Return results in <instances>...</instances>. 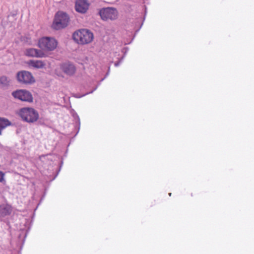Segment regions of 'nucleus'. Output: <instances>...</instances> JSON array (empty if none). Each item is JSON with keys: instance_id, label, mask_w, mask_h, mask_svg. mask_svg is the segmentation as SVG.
<instances>
[{"instance_id": "obj_27", "label": "nucleus", "mask_w": 254, "mask_h": 254, "mask_svg": "<svg viewBox=\"0 0 254 254\" xmlns=\"http://www.w3.org/2000/svg\"><path fill=\"white\" fill-rule=\"evenodd\" d=\"M45 175L48 176H51V173H48V174H47L46 173H44Z\"/></svg>"}, {"instance_id": "obj_13", "label": "nucleus", "mask_w": 254, "mask_h": 254, "mask_svg": "<svg viewBox=\"0 0 254 254\" xmlns=\"http://www.w3.org/2000/svg\"><path fill=\"white\" fill-rule=\"evenodd\" d=\"M44 65L45 64L41 61L33 60V67L42 68Z\"/></svg>"}, {"instance_id": "obj_15", "label": "nucleus", "mask_w": 254, "mask_h": 254, "mask_svg": "<svg viewBox=\"0 0 254 254\" xmlns=\"http://www.w3.org/2000/svg\"><path fill=\"white\" fill-rule=\"evenodd\" d=\"M22 90H18L15 91H14L12 93V96L15 98H17L21 100V96H22Z\"/></svg>"}, {"instance_id": "obj_4", "label": "nucleus", "mask_w": 254, "mask_h": 254, "mask_svg": "<svg viewBox=\"0 0 254 254\" xmlns=\"http://www.w3.org/2000/svg\"><path fill=\"white\" fill-rule=\"evenodd\" d=\"M99 14L103 20H112L117 18L118 13L115 8L106 7L100 10Z\"/></svg>"}, {"instance_id": "obj_11", "label": "nucleus", "mask_w": 254, "mask_h": 254, "mask_svg": "<svg viewBox=\"0 0 254 254\" xmlns=\"http://www.w3.org/2000/svg\"><path fill=\"white\" fill-rule=\"evenodd\" d=\"M10 79L6 76L0 77V85L3 88H7L10 84Z\"/></svg>"}, {"instance_id": "obj_31", "label": "nucleus", "mask_w": 254, "mask_h": 254, "mask_svg": "<svg viewBox=\"0 0 254 254\" xmlns=\"http://www.w3.org/2000/svg\"><path fill=\"white\" fill-rule=\"evenodd\" d=\"M32 82H34V79H33Z\"/></svg>"}, {"instance_id": "obj_22", "label": "nucleus", "mask_w": 254, "mask_h": 254, "mask_svg": "<svg viewBox=\"0 0 254 254\" xmlns=\"http://www.w3.org/2000/svg\"><path fill=\"white\" fill-rule=\"evenodd\" d=\"M97 87H98V86H96L94 88V89H93V90H92V91H90V92H87V93H86L85 94H84V95H83L81 96V97H82V96H84V95H85L88 94H89V93H93V92L94 91H95V90H96V89L97 88ZM78 97V98H80V97H81V96H79V97Z\"/></svg>"}, {"instance_id": "obj_1", "label": "nucleus", "mask_w": 254, "mask_h": 254, "mask_svg": "<svg viewBox=\"0 0 254 254\" xmlns=\"http://www.w3.org/2000/svg\"><path fill=\"white\" fill-rule=\"evenodd\" d=\"M73 40L78 44H85L91 42L93 34L88 30L81 29L75 32L72 35Z\"/></svg>"}, {"instance_id": "obj_6", "label": "nucleus", "mask_w": 254, "mask_h": 254, "mask_svg": "<svg viewBox=\"0 0 254 254\" xmlns=\"http://www.w3.org/2000/svg\"><path fill=\"white\" fill-rule=\"evenodd\" d=\"M16 79L20 83L29 84L32 82V74L27 71H20L16 73Z\"/></svg>"}, {"instance_id": "obj_19", "label": "nucleus", "mask_w": 254, "mask_h": 254, "mask_svg": "<svg viewBox=\"0 0 254 254\" xmlns=\"http://www.w3.org/2000/svg\"><path fill=\"white\" fill-rule=\"evenodd\" d=\"M24 54L28 57L32 56V49H27L25 51Z\"/></svg>"}, {"instance_id": "obj_30", "label": "nucleus", "mask_w": 254, "mask_h": 254, "mask_svg": "<svg viewBox=\"0 0 254 254\" xmlns=\"http://www.w3.org/2000/svg\"><path fill=\"white\" fill-rule=\"evenodd\" d=\"M104 79V78H102V80H101V81H102Z\"/></svg>"}, {"instance_id": "obj_25", "label": "nucleus", "mask_w": 254, "mask_h": 254, "mask_svg": "<svg viewBox=\"0 0 254 254\" xmlns=\"http://www.w3.org/2000/svg\"><path fill=\"white\" fill-rule=\"evenodd\" d=\"M128 51V48H125L123 50V52H124L125 54Z\"/></svg>"}, {"instance_id": "obj_21", "label": "nucleus", "mask_w": 254, "mask_h": 254, "mask_svg": "<svg viewBox=\"0 0 254 254\" xmlns=\"http://www.w3.org/2000/svg\"><path fill=\"white\" fill-rule=\"evenodd\" d=\"M124 58V56H123L119 62L115 63V66H119Z\"/></svg>"}, {"instance_id": "obj_10", "label": "nucleus", "mask_w": 254, "mask_h": 254, "mask_svg": "<svg viewBox=\"0 0 254 254\" xmlns=\"http://www.w3.org/2000/svg\"><path fill=\"white\" fill-rule=\"evenodd\" d=\"M21 101L32 102V95L31 93L25 90H22Z\"/></svg>"}, {"instance_id": "obj_23", "label": "nucleus", "mask_w": 254, "mask_h": 254, "mask_svg": "<svg viewBox=\"0 0 254 254\" xmlns=\"http://www.w3.org/2000/svg\"><path fill=\"white\" fill-rule=\"evenodd\" d=\"M4 174L1 171H0V182H1L3 180Z\"/></svg>"}, {"instance_id": "obj_26", "label": "nucleus", "mask_w": 254, "mask_h": 254, "mask_svg": "<svg viewBox=\"0 0 254 254\" xmlns=\"http://www.w3.org/2000/svg\"><path fill=\"white\" fill-rule=\"evenodd\" d=\"M28 63V64H29V65H30V64H32V60H29V61L28 62V63Z\"/></svg>"}, {"instance_id": "obj_20", "label": "nucleus", "mask_w": 254, "mask_h": 254, "mask_svg": "<svg viewBox=\"0 0 254 254\" xmlns=\"http://www.w3.org/2000/svg\"><path fill=\"white\" fill-rule=\"evenodd\" d=\"M55 73L59 77H64L63 73L62 72H59L57 69L55 70Z\"/></svg>"}, {"instance_id": "obj_17", "label": "nucleus", "mask_w": 254, "mask_h": 254, "mask_svg": "<svg viewBox=\"0 0 254 254\" xmlns=\"http://www.w3.org/2000/svg\"><path fill=\"white\" fill-rule=\"evenodd\" d=\"M72 116H73V117L74 119L75 124H76V125L79 126V127H78V128H79V126H80V124L79 117L77 115V114L75 112H74L73 113Z\"/></svg>"}, {"instance_id": "obj_7", "label": "nucleus", "mask_w": 254, "mask_h": 254, "mask_svg": "<svg viewBox=\"0 0 254 254\" xmlns=\"http://www.w3.org/2000/svg\"><path fill=\"white\" fill-rule=\"evenodd\" d=\"M89 5V3L87 0H76L75 10L78 12L84 13L88 9Z\"/></svg>"}, {"instance_id": "obj_3", "label": "nucleus", "mask_w": 254, "mask_h": 254, "mask_svg": "<svg viewBox=\"0 0 254 254\" xmlns=\"http://www.w3.org/2000/svg\"><path fill=\"white\" fill-rule=\"evenodd\" d=\"M38 45L41 49L47 51H52L57 47L58 42L54 38L45 37L39 40Z\"/></svg>"}, {"instance_id": "obj_8", "label": "nucleus", "mask_w": 254, "mask_h": 254, "mask_svg": "<svg viewBox=\"0 0 254 254\" xmlns=\"http://www.w3.org/2000/svg\"><path fill=\"white\" fill-rule=\"evenodd\" d=\"M19 115L23 121L32 123V108H22L20 111Z\"/></svg>"}, {"instance_id": "obj_24", "label": "nucleus", "mask_w": 254, "mask_h": 254, "mask_svg": "<svg viewBox=\"0 0 254 254\" xmlns=\"http://www.w3.org/2000/svg\"><path fill=\"white\" fill-rule=\"evenodd\" d=\"M60 169H59V170L58 171L57 174L56 175H55L54 177L51 180V181H53L54 180V179H55V178L57 177V176H58V174H59V172H60Z\"/></svg>"}, {"instance_id": "obj_18", "label": "nucleus", "mask_w": 254, "mask_h": 254, "mask_svg": "<svg viewBox=\"0 0 254 254\" xmlns=\"http://www.w3.org/2000/svg\"><path fill=\"white\" fill-rule=\"evenodd\" d=\"M39 118V115L38 113L34 110L33 109V123L36 121Z\"/></svg>"}, {"instance_id": "obj_2", "label": "nucleus", "mask_w": 254, "mask_h": 254, "mask_svg": "<svg viewBox=\"0 0 254 254\" xmlns=\"http://www.w3.org/2000/svg\"><path fill=\"white\" fill-rule=\"evenodd\" d=\"M69 21L68 15L63 11H58L55 16L52 27L56 30H59L66 27Z\"/></svg>"}, {"instance_id": "obj_29", "label": "nucleus", "mask_w": 254, "mask_h": 254, "mask_svg": "<svg viewBox=\"0 0 254 254\" xmlns=\"http://www.w3.org/2000/svg\"><path fill=\"white\" fill-rule=\"evenodd\" d=\"M169 196H171V193H169Z\"/></svg>"}, {"instance_id": "obj_14", "label": "nucleus", "mask_w": 254, "mask_h": 254, "mask_svg": "<svg viewBox=\"0 0 254 254\" xmlns=\"http://www.w3.org/2000/svg\"><path fill=\"white\" fill-rule=\"evenodd\" d=\"M34 55L36 57H44L45 54L41 50L33 49V56Z\"/></svg>"}, {"instance_id": "obj_5", "label": "nucleus", "mask_w": 254, "mask_h": 254, "mask_svg": "<svg viewBox=\"0 0 254 254\" xmlns=\"http://www.w3.org/2000/svg\"><path fill=\"white\" fill-rule=\"evenodd\" d=\"M60 67L64 73L69 76L73 75L76 70L75 65L68 61L61 64Z\"/></svg>"}, {"instance_id": "obj_12", "label": "nucleus", "mask_w": 254, "mask_h": 254, "mask_svg": "<svg viewBox=\"0 0 254 254\" xmlns=\"http://www.w3.org/2000/svg\"><path fill=\"white\" fill-rule=\"evenodd\" d=\"M11 125V123L7 119L0 117V127L5 128L7 126Z\"/></svg>"}, {"instance_id": "obj_16", "label": "nucleus", "mask_w": 254, "mask_h": 254, "mask_svg": "<svg viewBox=\"0 0 254 254\" xmlns=\"http://www.w3.org/2000/svg\"><path fill=\"white\" fill-rule=\"evenodd\" d=\"M43 196H42L41 191L40 192H38L37 193H35L34 196H33V200L34 199H36V200H37L39 198H40V201L38 204V205H39L40 202H41L42 199L43 198Z\"/></svg>"}, {"instance_id": "obj_28", "label": "nucleus", "mask_w": 254, "mask_h": 254, "mask_svg": "<svg viewBox=\"0 0 254 254\" xmlns=\"http://www.w3.org/2000/svg\"><path fill=\"white\" fill-rule=\"evenodd\" d=\"M3 128H2L1 127H0V135L1 134V132H2V130L3 129Z\"/></svg>"}, {"instance_id": "obj_9", "label": "nucleus", "mask_w": 254, "mask_h": 254, "mask_svg": "<svg viewBox=\"0 0 254 254\" xmlns=\"http://www.w3.org/2000/svg\"><path fill=\"white\" fill-rule=\"evenodd\" d=\"M11 212V208L7 205H1L0 206V215L5 216L9 215Z\"/></svg>"}]
</instances>
